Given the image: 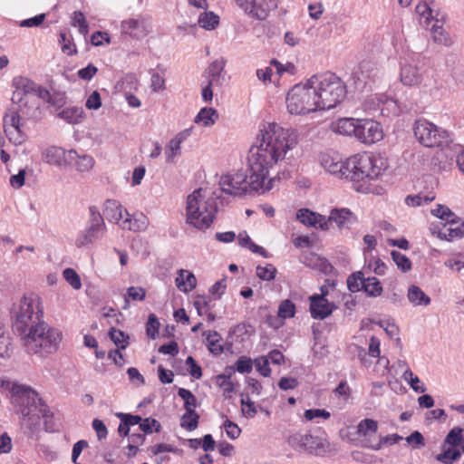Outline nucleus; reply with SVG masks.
<instances>
[{
	"label": "nucleus",
	"instance_id": "obj_28",
	"mask_svg": "<svg viewBox=\"0 0 464 464\" xmlns=\"http://www.w3.org/2000/svg\"><path fill=\"white\" fill-rule=\"evenodd\" d=\"M360 119L342 118L332 123V130L339 134L355 137Z\"/></svg>",
	"mask_w": 464,
	"mask_h": 464
},
{
	"label": "nucleus",
	"instance_id": "obj_52",
	"mask_svg": "<svg viewBox=\"0 0 464 464\" xmlns=\"http://www.w3.org/2000/svg\"><path fill=\"white\" fill-rule=\"evenodd\" d=\"M295 305L294 303L288 299L284 300L278 307V317L281 319H288L295 316Z\"/></svg>",
	"mask_w": 464,
	"mask_h": 464
},
{
	"label": "nucleus",
	"instance_id": "obj_33",
	"mask_svg": "<svg viewBox=\"0 0 464 464\" xmlns=\"http://www.w3.org/2000/svg\"><path fill=\"white\" fill-rule=\"evenodd\" d=\"M21 424L29 430L30 432H34L38 430L40 425V416L36 411L32 409L22 408L21 410Z\"/></svg>",
	"mask_w": 464,
	"mask_h": 464
},
{
	"label": "nucleus",
	"instance_id": "obj_1",
	"mask_svg": "<svg viewBox=\"0 0 464 464\" xmlns=\"http://www.w3.org/2000/svg\"><path fill=\"white\" fill-rule=\"evenodd\" d=\"M299 137L296 130L285 129L276 122L260 126L256 141L247 156V176L243 171L221 176L222 191L230 196H242L248 189L265 191L272 188L269 169L280 162L291 160L297 154Z\"/></svg>",
	"mask_w": 464,
	"mask_h": 464
},
{
	"label": "nucleus",
	"instance_id": "obj_22",
	"mask_svg": "<svg viewBox=\"0 0 464 464\" xmlns=\"http://www.w3.org/2000/svg\"><path fill=\"white\" fill-rule=\"evenodd\" d=\"M400 78L405 86H417L422 81V74L413 61L405 59L401 63Z\"/></svg>",
	"mask_w": 464,
	"mask_h": 464
},
{
	"label": "nucleus",
	"instance_id": "obj_64",
	"mask_svg": "<svg viewBox=\"0 0 464 464\" xmlns=\"http://www.w3.org/2000/svg\"><path fill=\"white\" fill-rule=\"evenodd\" d=\"M85 107L88 110H98L102 107V98L98 91H93L86 100Z\"/></svg>",
	"mask_w": 464,
	"mask_h": 464
},
{
	"label": "nucleus",
	"instance_id": "obj_38",
	"mask_svg": "<svg viewBox=\"0 0 464 464\" xmlns=\"http://www.w3.org/2000/svg\"><path fill=\"white\" fill-rule=\"evenodd\" d=\"M402 438L398 434L387 435L384 437H381L375 442L371 441L370 439H365L363 441V445L366 448H369L373 450H379L383 444H395L399 442Z\"/></svg>",
	"mask_w": 464,
	"mask_h": 464
},
{
	"label": "nucleus",
	"instance_id": "obj_6",
	"mask_svg": "<svg viewBox=\"0 0 464 464\" xmlns=\"http://www.w3.org/2000/svg\"><path fill=\"white\" fill-rule=\"evenodd\" d=\"M44 311L36 295H24L14 313V328L20 334L44 323Z\"/></svg>",
	"mask_w": 464,
	"mask_h": 464
},
{
	"label": "nucleus",
	"instance_id": "obj_7",
	"mask_svg": "<svg viewBox=\"0 0 464 464\" xmlns=\"http://www.w3.org/2000/svg\"><path fill=\"white\" fill-rule=\"evenodd\" d=\"M285 102L287 111L293 115H304L320 111L310 79L304 83L293 86L287 92Z\"/></svg>",
	"mask_w": 464,
	"mask_h": 464
},
{
	"label": "nucleus",
	"instance_id": "obj_5",
	"mask_svg": "<svg viewBox=\"0 0 464 464\" xmlns=\"http://www.w3.org/2000/svg\"><path fill=\"white\" fill-rule=\"evenodd\" d=\"M349 164V178L354 182L377 179L388 168L385 158L367 152L351 157Z\"/></svg>",
	"mask_w": 464,
	"mask_h": 464
},
{
	"label": "nucleus",
	"instance_id": "obj_57",
	"mask_svg": "<svg viewBox=\"0 0 464 464\" xmlns=\"http://www.w3.org/2000/svg\"><path fill=\"white\" fill-rule=\"evenodd\" d=\"M430 212L433 216L445 222L451 220V218H453L455 216V214L447 206L441 204H438Z\"/></svg>",
	"mask_w": 464,
	"mask_h": 464
},
{
	"label": "nucleus",
	"instance_id": "obj_16",
	"mask_svg": "<svg viewBox=\"0 0 464 464\" xmlns=\"http://www.w3.org/2000/svg\"><path fill=\"white\" fill-rule=\"evenodd\" d=\"M10 392L14 398V403L19 407L20 412L22 408L37 411L36 401H41V399L38 398V394L30 387L14 383L12 385Z\"/></svg>",
	"mask_w": 464,
	"mask_h": 464
},
{
	"label": "nucleus",
	"instance_id": "obj_53",
	"mask_svg": "<svg viewBox=\"0 0 464 464\" xmlns=\"http://www.w3.org/2000/svg\"><path fill=\"white\" fill-rule=\"evenodd\" d=\"M109 335L111 341L120 349H125L127 347L128 336L122 331L112 327L109 332Z\"/></svg>",
	"mask_w": 464,
	"mask_h": 464
},
{
	"label": "nucleus",
	"instance_id": "obj_51",
	"mask_svg": "<svg viewBox=\"0 0 464 464\" xmlns=\"http://www.w3.org/2000/svg\"><path fill=\"white\" fill-rule=\"evenodd\" d=\"M72 25L75 27L77 26L80 34L83 35L88 34L89 25L84 14L81 11L73 12L72 17Z\"/></svg>",
	"mask_w": 464,
	"mask_h": 464
},
{
	"label": "nucleus",
	"instance_id": "obj_50",
	"mask_svg": "<svg viewBox=\"0 0 464 464\" xmlns=\"http://www.w3.org/2000/svg\"><path fill=\"white\" fill-rule=\"evenodd\" d=\"M365 278L363 277V274L362 272L353 273L347 278V287L351 292H358L362 289V285Z\"/></svg>",
	"mask_w": 464,
	"mask_h": 464
},
{
	"label": "nucleus",
	"instance_id": "obj_56",
	"mask_svg": "<svg viewBox=\"0 0 464 464\" xmlns=\"http://www.w3.org/2000/svg\"><path fill=\"white\" fill-rule=\"evenodd\" d=\"M392 257L398 268L402 272H408L411 268V263L410 259L403 254L398 251H392Z\"/></svg>",
	"mask_w": 464,
	"mask_h": 464
},
{
	"label": "nucleus",
	"instance_id": "obj_62",
	"mask_svg": "<svg viewBox=\"0 0 464 464\" xmlns=\"http://www.w3.org/2000/svg\"><path fill=\"white\" fill-rule=\"evenodd\" d=\"M217 384L223 389L227 393H231L235 391L233 382L230 381V374H218L216 377Z\"/></svg>",
	"mask_w": 464,
	"mask_h": 464
},
{
	"label": "nucleus",
	"instance_id": "obj_2",
	"mask_svg": "<svg viewBox=\"0 0 464 464\" xmlns=\"http://www.w3.org/2000/svg\"><path fill=\"white\" fill-rule=\"evenodd\" d=\"M218 200L208 189H195L187 197L186 223L201 231L209 228L218 211Z\"/></svg>",
	"mask_w": 464,
	"mask_h": 464
},
{
	"label": "nucleus",
	"instance_id": "obj_34",
	"mask_svg": "<svg viewBox=\"0 0 464 464\" xmlns=\"http://www.w3.org/2000/svg\"><path fill=\"white\" fill-rule=\"evenodd\" d=\"M58 117L70 124H77L82 121L84 111L82 107H69L60 111Z\"/></svg>",
	"mask_w": 464,
	"mask_h": 464
},
{
	"label": "nucleus",
	"instance_id": "obj_3",
	"mask_svg": "<svg viewBox=\"0 0 464 464\" xmlns=\"http://www.w3.org/2000/svg\"><path fill=\"white\" fill-rule=\"evenodd\" d=\"M21 339L28 354L46 357L59 349L63 334L60 330L44 322L22 334Z\"/></svg>",
	"mask_w": 464,
	"mask_h": 464
},
{
	"label": "nucleus",
	"instance_id": "obj_30",
	"mask_svg": "<svg viewBox=\"0 0 464 464\" xmlns=\"http://www.w3.org/2000/svg\"><path fill=\"white\" fill-rule=\"evenodd\" d=\"M175 283L179 291L188 293L196 287L197 278L193 273L185 269H179Z\"/></svg>",
	"mask_w": 464,
	"mask_h": 464
},
{
	"label": "nucleus",
	"instance_id": "obj_45",
	"mask_svg": "<svg viewBox=\"0 0 464 464\" xmlns=\"http://www.w3.org/2000/svg\"><path fill=\"white\" fill-rule=\"evenodd\" d=\"M430 34L434 40V42L440 44L447 45L450 43V39L448 34L441 24H440V21L436 20L430 28Z\"/></svg>",
	"mask_w": 464,
	"mask_h": 464
},
{
	"label": "nucleus",
	"instance_id": "obj_36",
	"mask_svg": "<svg viewBox=\"0 0 464 464\" xmlns=\"http://www.w3.org/2000/svg\"><path fill=\"white\" fill-rule=\"evenodd\" d=\"M199 27L207 31H212L219 24V16L212 11L203 12L198 15Z\"/></svg>",
	"mask_w": 464,
	"mask_h": 464
},
{
	"label": "nucleus",
	"instance_id": "obj_63",
	"mask_svg": "<svg viewBox=\"0 0 464 464\" xmlns=\"http://www.w3.org/2000/svg\"><path fill=\"white\" fill-rule=\"evenodd\" d=\"M253 362L250 358L241 356L236 362V370L240 373H248L252 371Z\"/></svg>",
	"mask_w": 464,
	"mask_h": 464
},
{
	"label": "nucleus",
	"instance_id": "obj_11",
	"mask_svg": "<svg viewBox=\"0 0 464 464\" xmlns=\"http://www.w3.org/2000/svg\"><path fill=\"white\" fill-rule=\"evenodd\" d=\"M362 109L366 113L374 116L380 112L382 115H398L401 111L397 102L389 99L384 94H371L367 96L362 103Z\"/></svg>",
	"mask_w": 464,
	"mask_h": 464
},
{
	"label": "nucleus",
	"instance_id": "obj_40",
	"mask_svg": "<svg viewBox=\"0 0 464 464\" xmlns=\"http://www.w3.org/2000/svg\"><path fill=\"white\" fill-rule=\"evenodd\" d=\"M378 430V423L372 419H364L357 425V434L360 437H371Z\"/></svg>",
	"mask_w": 464,
	"mask_h": 464
},
{
	"label": "nucleus",
	"instance_id": "obj_32",
	"mask_svg": "<svg viewBox=\"0 0 464 464\" xmlns=\"http://www.w3.org/2000/svg\"><path fill=\"white\" fill-rule=\"evenodd\" d=\"M407 298L414 306H427L430 304V298L417 285L408 288Z\"/></svg>",
	"mask_w": 464,
	"mask_h": 464
},
{
	"label": "nucleus",
	"instance_id": "obj_54",
	"mask_svg": "<svg viewBox=\"0 0 464 464\" xmlns=\"http://www.w3.org/2000/svg\"><path fill=\"white\" fill-rule=\"evenodd\" d=\"M11 338L0 328V358H8L11 355Z\"/></svg>",
	"mask_w": 464,
	"mask_h": 464
},
{
	"label": "nucleus",
	"instance_id": "obj_47",
	"mask_svg": "<svg viewBox=\"0 0 464 464\" xmlns=\"http://www.w3.org/2000/svg\"><path fill=\"white\" fill-rule=\"evenodd\" d=\"M256 276L263 281H272L275 279L277 270L272 264L266 266L258 265L256 268Z\"/></svg>",
	"mask_w": 464,
	"mask_h": 464
},
{
	"label": "nucleus",
	"instance_id": "obj_43",
	"mask_svg": "<svg viewBox=\"0 0 464 464\" xmlns=\"http://www.w3.org/2000/svg\"><path fill=\"white\" fill-rule=\"evenodd\" d=\"M402 378L405 382H408V384L414 392L422 393L426 391L425 385L421 383L420 378L414 375L409 367L404 370Z\"/></svg>",
	"mask_w": 464,
	"mask_h": 464
},
{
	"label": "nucleus",
	"instance_id": "obj_17",
	"mask_svg": "<svg viewBox=\"0 0 464 464\" xmlns=\"http://www.w3.org/2000/svg\"><path fill=\"white\" fill-rule=\"evenodd\" d=\"M21 117L16 111H9L4 117V128L9 140L14 145H20L25 141L26 136L21 129Z\"/></svg>",
	"mask_w": 464,
	"mask_h": 464
},
{
	"label": "nucleus",
	"instance_id": "obj_9",
	"mask_svg": "<svg viewBox=\"0 0 464 464\" xmlns=\"http://www.w3.org/2000/svg\"><path fill=\"white\" fill-rule=\"evenodd\" d=\"M463 430L459 427H455L447 434L443 444L442 452L436 456V459L443 464H452L453 461L459 459L463 450L464 437Z\"/></svg>",
	"mask_w": 464,
	"mask_h": 464
},
{
	"label": "nucleus",
	"instance_id": "obj_24",
	"mask_svg": "<svg viewBox=\"0 0 464 464\" xmlns=\"http://www.w3.org/2000/svg\"><path fill=\"white\" fill-rule=\"evenodd\" d=\"M191 130L187 129L178 133L166 145L164 154L169 163H173L175 159L181 154V143L190 135Z\"/></svg>",
	"mask_w": 464,
	"mask_h": 464
},
{
	"label": "nucleus",
	"instance_id": "obj_14",
	"mask_svg": "<svg viewBox=\"0 0 464 464\" xmlns=\"http://www.w3.org/2000/svg\"><path fill=\"white\" fill-rule=\"evenodd\" d=\"M430 232L440 239L452 240L454 238H461L464 237V221L459 219L456 215L451 220L433 224L430 227Z\"/></svg>",
	"mask_w": 464,
	"mask_h": 464
},
{
	"label": "nucleus",
	"instance_id": "obj_37",
	"mask_svg": "<svg viewBox=\"0 0 464 464\" xmlns=\"http://www.w3.org/2000/svg\"><path fill=\"white\" fill-rule=\"evenodd\" d=\"M93 164L94 160L92 157L85 154L79 155L76 151L75 158L73 157L72 161L67 162V166L75 167V169L81 172L89 171L90 169H92Z\"/></svg>",
	"mask_w": 464,
	"mask_h": 464
},
{
	"label": "nucleus",
	"instance_id": "obj_31",
	"mask_svg": "<svg viewBox=\"0 0 464 464\" xmlns=\"http://www.w3.org/2000/svg\"><path fill=\"white\" fill-rule=\"evenodd\" d=\"M218 118L219 115L216 109L205 107L198 112L194 122L203 127H211L218 121Z\"/></svg>",
	"mask_w": 464,
	"mask_h": 464
},
{
	"label": "nucleus",
	"instance_id": "obj_13",
	"mask_svg": "<svg viewBox=\"0 0 464 464\" xmlns=\"http://www.w3.org/2000/svg\"><path fill=\"white\" fill-rule=\"evenodd\" d=\"M319 161L321 166L330 174L339 178H349V159L344 160L338 152L329 151L322 153L319 157Z\"/></svg>",
	"mask_w": 464,
	"mask_h": 464
},
{
	"label": "nucleus",
	"instance_id": "obj_48",
	"mask_svg": "<svg viewBox=\"0 0 464 464\" xmlns=\"http://www.w3.org/2000/svg\"><path fill=\"white\" fill-rule=\"evenodd\" d=\"M146 297V290L140 286H130L127 289V296L125 297V304L123 309L129 306V299L133 301H143Z\"/></svg>",
	"mask_w": 464,
	"mask_h": 464
},
{
	"label": "nucleus",
	"instance_id": "obj_29",
	"mask_svg": "<svg viewBox=\"0 0 464 464\" xmlns=\"http://www.w3.org/2000/svg\"><path fill=\"white\" fill-rule=\"evenodd\" d=\"M123 212L126 210L116 200H106L104 203L103 215L110 221L121 225L123 219Z\"/></svg>",
	"mask_w": 464,
	"mask_h": 464
},
{
	"label": "nucleus",
	"instance_id": "obj_4",
	"mask_svg": "<svg viewBox=\"0 0 464 464\" xmlns=\"http://www.w3.org/2000/svg\"><path fill=\"white\" fill-rule=\"evenodd\" d=\"M310 84L316 93L320 111L333 109L345 98L346 88L344 83L332 72L312 76Z\"/></svg>",
	"mask_w": 464,
	"mask_h": 464
},
{
	"label": "nucleus",
	"instance_id": "obj_39",
	"mask_svg": "<svg viewBox=\"0 0 464 464\" xmlns=\"http://www.w3.org/2000/svg\"><path fill=\"white\" fill-rule=\"evenodd\" d=\"M329 446L330 444L326 440L311 435V440L308 441L306 451L320 455L325 453L328 450Z\"/></svg>",
	"mask_w": 464,
	"mask_h": 464
},
{
	"label": "nucleus",
	"instance_id": "obj_60",
	"mask_svg": "<svg viewBox=\"0 0 464 464\" xmlns=\"http://www.w3.org/2000/svg\"><path fill=\"white\" fill-rule=\"evenodd\" d=\"M140 429L145 433H152L153 431L159 432L160 424L158 420L151 418L142 419L140 423Z\"/></svg>",
	"mask_w": 464,
	"mask_h": 464
},
{
	"label": "nucleus",
	"instance_id": "obj_21",
	"mask_svg": "<svg viewBox=\"0 0 464 464\" xmlns=\"http://www.w3.org/2000/svg\"><path fill=\"white\" fill-rule=\"evenodd\" d=\"M334 308L335 305L324 296H319V295L310 296V313L314 319L323 320L328 317Z\"/></svg>",
	"mask_w": 464,
	"mask_h": 464
},
{
	"label": "nucleus",
	"instance_id": "obj_25",
	"mask_svg": "<svg viewBox=\"0 0 464 464\" xmlns=\"http://www.w3.org/2000/svg\"><path fill=\"white\" fill-rule=\"evenodd\" d=\"M296 218L305 226L319 227L323 230L328 229L326 218L308 208L299 209L296 213Z\"/></svg>",
	"mask_w": 464,
	"mask_h": 464
},
{
	"label": "nucleus",
	"instance_id": "obj_19",
	"mask_svg": "<svg viewBox=\"0 0 464 464\" xmlns=\"http://www.w3.org/2000/svg\"><path fill=\"white\" fill-rule=\"evenodd\" d=\"M121 28L122 33L137 39L145 37L150 32L148 21L140 16L122 21Z\"/></svg>",
	"mask_w": 464,
	"mask_h": 464
},
{
	"label": "nucleus",
	"instance_id": "obj_23",
	"mask_svg": "<svg viewBox=\"0 0 464 464\" xmlns=\"http://www.w3.org/2000/svg\"><path fill=\"white\" fill-rule=\"evenodd\" d=\"M225 65L224 58H219L213 61L206 69L204 77L210 85L222 86L225 82Z\"/></svg>",
	"mask_w": 464,
	"mask_h": 464
},
{
	"label": "nucleus",
	"instance_id": "obj_59",
	"mask_svg": "<svg viewBox=\"0 0 464 464\" xmlns=\"http://www.w3.org/2000/svg\"><path fill=\"white\" fill-rule=\"evenodd\" d=\"M42 99L51 104H56V102L53 100L51 93L48 90L37 85L34 93V103H30L32 106L35 105V108H38V104L36 103V99Z\"/></svg>",
	"mask_w": 464,
	"mask_h": 464
},
{
	"label": "nucleus",
	"instance_id": "obj_10",
	"mask_svg": "<svg viewBox=\"0 0 464 464\" xmlns=\"http://www.w3.org/2000/svg\"><path fill=\"white\" fill-rule=\"evenodd\" d=\"M414 135L426 147L440 146L447 138V132L444 130L425 120L415 122Z\"/></svg>",
	"mask_w": 464,
	"mask_h": 464
},
{
	"label": "nucleus",
	"instance_id": "obj_49",
	"mask_svg": "<svg viewBox=\"0 0 464 464\" xmlns=\"http://www.w3.org/2000/svg\"><path fill=\"white\" fill-rule=\"evenodd\" d=\"M178 394L184 401V408L186 411L188 412L189 411H195V408L198 406L197 399L190 391L185 388H180Z\"/></svg>",
	"mask_w": 464,
	"mask_h": 464
},
{
	"label": "nucleus",
	"instance_id": "obj_26",
	"mask_svg": "<svg viewBox=\"0 0 464 464\" xmlns=\"http://www.w3.org/2000/svg\"><path fill=\"white\" fill-rule=\"evenodd\" d=\"M326 221L328 227L329 224L334 222L339 228H348L350 225L354 223L355 217L348 208H334Z\"/></svg>",
	"mask_w": 464,
	"mask_h": 464
},
{
	"label": "nucleus",
	"instance_id": "obj_41",
	"mask_svg": "<svg viewBox=\"0 0 464 464\" xmlns=\"http://www.w3.org/2000/svg\"><path fill=\"white\" fill-rule=\"evenodd\" d=\"M311 440V434L295 433L288 438V444L295 450H307L308 441Z\"/></svg>",
	"mask_w": 464,
	"mask_h": 464
},
{
	"label": "nucleus",
	"instance_id": "obj_8",
	"mask_svg": "<svg viewBox=\"0 0 464 464\" xmlns=\"http://www.w3.org/2000/svg\"><path fill=\"white\" fill-rule=\"evenodd\" d=\"M106 230V225L98 208L96 207H91L88 225L77 234L74 245L78 248L89 247L102 239Z\"/></svg>",
	"mask_w": 464,
	"mask_h": 464
},
{
	"label": "nucleus",
	"instance_id": "obj_20",
	"mask_svg": "<svg viewBox=\"0 0 464 464\" xmlns=\"http://www.w3.org/2000/svg\"><path fill=\"white\" fill-rule=\"evenodd\" d=\"M239 8L248 15L265 20L268 16L269 8L265 0H236Z\"/></svg>",
	"mask_w": 464,
	"mask_h": 464
},
{
	"label": "nucleus",
	"instance_id": "obj_42",
	"mask_svg": "<svg viewBox=\"0 0 464 464\" xmlns=\"http://www.w3.org/2000/svg\"><path fill=\"white\" fill-rule=\"evenodd\" d=\"M416 13L420 16V23L424 25H429L430 22L433 19L432 10L427 1H420L416 6Z\"/></svg>",
	"mask_w": 464,
	"mask_h": 464
},
{
	"label": "nucleus",
	"instance_id": "obj_35",
	"mask_svg": "<svg viewBox=\"0 0 464 464\" xmlns=\"http://www.w3.org/2000/svg\"><path fill=\"white\" fill-rule=\"evenodd\" d=\"M203 335L206 336V341L208 343L207 345L211 353L218 355L223 353L224 348L221 343L222 338L218 332H204Z\"/></svg>",
	"mask_w": 464,
	"mask_h": 464
},
{
	"label": "nucleus",
	"instance_id": "obj_12",
	"mask_svg": "<svg viewBox=\"0 0 464 464\" xmlns=\"http://www.w3.org/2000/svg\"><path fill=\"white\" fill-rule=\"evenodd\" d=\"M15 90L13 92L12 102L19 105L23 114L31 115L30 103H34V93L37 84L28 78L19 77L14 80Z\"/></svg>",
	"mask_w": 464,
	"mask_h": 464
},
{
	"label": "nucleus",
	"instance_id": "obj_15",
	"mask_svg": "<svg viewBox=\"0 0 464 464\" xmlns=\"http://www.w3.org/2000/svg\"><path fill=\"white\" fill-rule=\"evenodd\" d=\"M355 138L365 144H372L383 137L382 129L379 122L370 119H360Z\"/></svg>",
	"mask_w": 464,
	"mask_h": 464
},
{
	"label": "nucleus",
	"instance_id": "obj_61",
	"mask_svg": "<svg viewBox=\"0 0 464 464\" xmlns=\"http://www.w3.org/2000/svg\"><path fill=\"white\" fill-rule=\"evenodd\" d=\"M160 322L154 314H150L149 315L147 324H146V332L149 337L151 339H155L156 335L159 333Z\"/></svg>",
	"mask_w": 464,
	"mask_h": 464
},
{
	"label": "nucleus",
	"instance_id": "obj_18",
	"mask_svg": "<svg viewBox=\"0 0 464 464\" xmlns=\"http://www.w3.org/2000/svg\"><path fill=\"white\" fill-rule=\"evenodd\" d=\"M75 158V150H65L61 147L52 146L47 148L43 153V160L51 165L67 166V162Z\"/></svg>",
	"mask_w": 464,
	"mask_h": 464
},
{
	"label": "nucleus",
	"instance_id": "obj_58",
	"mask_svg": "<svg viewBox=\"0 0 464 464\" xmlns=\"http://www.w3.org/2000/svg\"><path fill=\"white\" fill-rule=\"evenodd\" d=\"M435 198L434 196H422L420 194L414 196H407L405 198V203L411 207H420L423 204H428L431 202Z\"/></svg>",
	"mask_w": 464,
	"mask_h": 464
},
{
	"label": "nucleus",
	"instance_id": "obj_55",
	"mask_svg": "<svg viewBox=\"0 0 464 464\" xmlns=\"http://www.w3.org/2000/svg\"><path fill=\"white\" fill-rule=\"evenodd\" d=\"M63 278L65 281L75 290H79L82 287V282L79 275L72 268H65L63 272Z\"/></svg>",
	"mask_w": 464,
	"mask_h": 464
},
{
	"label": "nucleus",
	"instance_id": "obj_44",
	"mask_svg": "<svg viewBox=\"0 0 464 464\" xmlns=\"http://www.w3.org/2000/svg\"><path fill=\"white\" fill-rule=\"evenodd\" d=\"M362 290L370 296H379L382 293V287L376 277H368L364 280Z\"/></svg>",
	"mask_w": 464,
	"mask_h": 464
},
{
	"label": "nucleus",
	"instance_id": "obj_46",
	"mask_svg": "<svg viewBox=\"0 0 464 464\" xmlns=\"http://www.w3.org/2000/svg\"><path fill=\"white\" fill-rule=\"evenodd\" d=\"M199 415L195 411H186L181 417L182 428L191 431L198 428Z\"/></svg>",
	"mask_w": 464,
	"mask_h": 464
},
{
	"label": "nucleus",
	"instance_id": "obj_27",
	"mask_svg": "<svg viewBox=\"0 0 464 464\" xmlns=\"http://www.w3.org/2000/svg\"><path fill=\"white\" fill-rule=\"evenodd\" d=\"M149 226V218L143 213H135L131 217L126 211V218L122 219L121 227L132 231H144Z\"/></svg>",
	"mask_w": 464,
	"mask_h": 464
}]
</instances>
